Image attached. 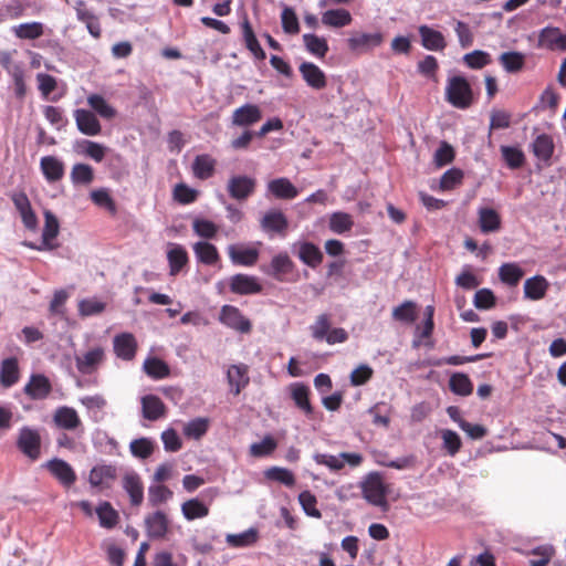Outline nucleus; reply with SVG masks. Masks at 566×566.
Instances as JSON below:
<instances>
[{"mask_svg":"<svg viewBox=\"0 0 566 566\" xmlns=\"http://www.w3.org/2000/svg\"><path fill=\"white\" fill-rule=\"evenodd\" d=\"M209 427V421L206 418H196L190 420L184 427V434L188 438L200 439L206 434Z\"/></svg>","mask_w":566,"mask_h":566,"instance_id":"774afa93","label":"nucleus"},{"mask_svg":"<svg viewBox=\"0 0 566 566\" xmlns=\"http://www.w3.org/2000/svg\"><path fill=\"white\" fill-rule=\"evenodd\" d=\"M501 155L510 169H518L525 163L524 153L515 146H501Z\"/></svg>","mask_w":566,"mask_h":566,"instance_id":"de8ad7c7","label":"nucleus"},{"mask_svg":"<svg viewBox=\"0 0 566 566\" xmlns=\"http://www.w3.org/2000/svg\"><path fill=\"white\" fill-rule=\"evenodd\" d=\"M419 35L421 44L429 51H443L447 46L446 39L440 31H437L428 25H420Z\"/></svg>","mask_w":566,"mask_h":566,"instance_id":"4be33fe9","label":"nucleus"},{"mask_svg":"<svg viewBox=\"0 0 566 566\" xmlns=\"http://www.w3.org/2000/svg\"><path fill=\"white\" fill-rule=\"evenodd\" d=\"M446 99L459 109L471 106L473 92L468 80L462 75L450 76L446 86Z\"/></svg>","mask_w":566,"mask_h":566,"instance_id":"f257e3e1","label":"nucleus"},{"mask_svg":"<svg viewBox=\"0 0 566 566\" xmlns=\"http://www.w3.org/2000/svg\"><path fill=\"white\" fill-rule=\"evenodd\" d=\"M353 21L352 14L346 9H331L322 14V23L326 27L343 28Z\"/></svg>","mask_w":566,"mask_h":566,"instance_id":"2f4dec72","label":"nucleus"},{"mask_svg":"<svg viewBox=\"0 0 566 566\" xmlns=\"http://www.w3.org/2000/svg\"><path fill=\"white\" fill-rule=\"evenodd\" d=\"M542 46L549 49L566 48V35H564L558 28H544L538 38Z\"/></svg>","mask_w":566,"mask_h":566,"instance_id":"f704fd0d","label":"nucleus"},{"mask_svg":"<svg viewBox=\"0 0 566 566\" xmlns=\"http://www.w3.org/2000/svg\"><path fill=\"white\" fill-rule=\"evenodd\" d=\"M363 497L371 505L386 510L388 490L378 472L368 473L359 483Z\"/></svg>","mask_w":566,"mask_h":566,"instance_id":"f03ea898","label":"nucleus"},{"mask_svg":"<svg viewBox=\"0 0 566 566\" xmlns=\"http://www.w3.org/2000/svg\"><path fill=\"white\" fill-rule=\"evenodd\" d=\"M298 502L307 516L321 518L322 513L316 509L317 500L310 491H303L298 494Z\"/></svg>","mask_w":566,"mask_h":566,"instance_id":"338daca9","label":"nucleus"},{"mask_svg":"<svg viewBox=\"0 0 566 566\" xmlns=\"http://www.w3.org/2000/svg\"><path fill=\"white\" fill-rule=\"evenodd\" d=\"M260 269L264 274L282 282L294 270V262L286 252H281L272 258L270 264L261 265Z\"/></svg>","mask_w":566,"mask_h":566,"instance_id":"0eeeda50","label":"nucleus"},{"mask_svg":"<svg viewBox=\"0 0 566 566\" xmlns=\"http://www.w3.org/2000/svg\"><path fill=\"white\" fill-rule=\"evenodd\" d=\"M105 360V350L102 346H95L83 355L75 356V366L82 375L94 374Z\"/></svg>","mask_w":566,"mask_h":566,"instance_id":"423d86ee","label":"nucleus"},{"mask_svg":"<svg viewBox=\"0 0 566 566\" xmlns=\"http://www.w3.org/2000/svg\"><path fill=\"white\" fill-rule=\"evenodd\" d=\"M170 521L163 511H156L145 516V528L150 539H163L169 531Z\"/></svg>","mask_w":566,"mask_h":566,"instance_id":"6e6552de","label":"nucleus"},{"mask_svg":"<svg viewBox=\"0 0 566 566\" xmlns=\"http://www.w3.org/2000/svg\"><path fill=\"white\" fill-rule=\"evenodd\" d=\"M534 155L543 161H548L554 153V143L549 135H538L532 144Z\"/></svg>","mask_w":566,"mask_h":566,"instance_id":"e433bc0d","label":"nucleus"},{"mask_svg":"<svg viewBox=\"0 0 566 566\" xmlns=\"http://www.w3.org/2000/svg\"><path fill=\"white\" fill-rule=\"evenodd\" d=\"M87 103L103 118L112 119L116 115L115 108L109 105L102 95H90Z\"/></svg>","mask_w":566,"mask_h":566,"instance_id":"603ef678","label":"nucleus"},{"mask_svg":"<svg viewBox=\"0 0 566 566\" xmlns=\"http://www.w3.org/2000/svg\"><path fill=\"white\" fill-rule=\"evenodd\" d=\"M442 447L447 453L454 457L461 449L462 442L459 434L450 429L441 430Z\"/></svg>","mask_w":566,"mask_h":566,"instance_id":"680f3d73","label":"nucleus"},{"mask_svg":"<svg viewBox=\"0 0 566 566\" xmlns=\"http://www.w3.org/2000/svg\"><path fill=\"white\" fill-rule=\"evenodd\" d=\"M113 348L118 358L132 360L136 355L137 343L133 334L122 333L114 337Z\"/></svg>","mask_w":566,"mask_h":566,"instance_id":"f3484780","label":"nucleus"},{"mask_svg":"<svg viewBox=\"0 0 566 566\" xmlns=\"http://www.w3.org/2000/svg\"><path fill=\"white\" fill-rule=\"evenodd\" d=\"M499 62L507 73H517L525 65V54L517 51L503 52Z\"/></svg>","mask_w":566,"mask_h":566,"instance_id":"c9c22d12","label":"nucleus"},{"mask_svg":"<svg viewBox=\"0 0 566 566\" xmlns=\"http://www.w3.org/2000/svg\"><path fill=\"white\" fill-rule=\"evenodd\" d=\"M117 478V468L113 464H97L90 471L88 482L94 488L109 486Z\"/></svg>","mask_w":566,"mask_h":566,"instance_id":"a211bd4d","label":"nucleus"},{"mask_svg":"<svg viewBox=\"0 0 566 566\" xmlns=\"http://www.w3.org/2000/svg\"><path fill=\"white\" fill-rule=\"evenodd\" d=\"M291 398L295 406L308 418L313 417L314 409L310 401V388L303 382H293L290 385Z\"/></svg>","mask_w":566,"mask_h":566,"instance_id":"aec40b11","label":"nucleus"},{"mask_svg":"<svg viewBox=\"0 0 566 566\" xmlns=\"http://www.w3.org/2000/svg\"><path fill=\"white\" fill-rule=\"evenodd\" d=\"M95 511L102 527L111 530L118 523V513L109 502H102Z\"/></svg>","mask_w":566,"mask_h":566,"instance_id":"49530a36","label":"nucleus"},{"mask_svg":"<svg viewBox=\"0 0 566 566\" xmlns=\"http://www.w3.org/2000/svg\"><path fill=\"white\" fill-rule=\"evenodd\" d=\"M268 191L276 199H294L298 195L296 187L285 177L276 178L268 184Z\"/></svg>","mask_w":566,"mask_h":566,"instance_id":"a878e982","label":"nucleus"},{"mask_svg":"<svg viewBox=\"0 0 566 566\" xmlns=\"http://www.w3.org/2000/svg\"><path fill=\"white\" fill-rule=\"evenodd\" d=\"M142 412L145 419L156 421L165 416L166 407L158 396L146 395L142 398Z\"/></svg>","mask_w":566,"mask_h":566,"instance_id":"393cba45","label":"nucleus"},{"mask_svg":"<svg viewBox=\"0 0 566 566\" xmlns=\"http://www.w3.org/2000/svg\"><path fill=\"white\" fill-rule=\"evenodd\" d=\"M94 179L93 168L87 164H75L71 171L74 185H90Z\"/></svg>","mask_w":566,"mask_h":566,"instance_id":"6e6d98bb","label":"nucleus"},{"mask_svg":"<svg viewBox=\"0 0 566 566\" xmlns=\"http://www.w3.org/2000/svg\"><path fill=\"white\" fill-rule=\"evenodd\" d=\"M122 486L128 494L130 504L133 506H139L143 503L144 484L137 472H126L122 480Z\"/></svg>","mask_w":566,"mask_h":566,"instance_id":"ddd939ff","label":"nucleus"},{"mask_svg":"<svg viewBox=\"0 0 566 566\" xmlns=\"http://www.w3.org/2000/svg\"><path fill=\"white\" fill-rule=\"evenodd\" d=\"M328 226L334 233L343 234L352 230L354 220L349 213L337 211L331 214Z\"/></svg>","mask_w":566,"mask_h":566,"instance_id":"c03bdc74","label":"nucleus"},{"mask_svg":"<svg viewBox=\"0 0 566 566\" xmlns=\"http://www.w3.org/2000/svg\"><path fill=\"white\" fill-rule=\"evenodd\" d=\"M262 118V111L256 104L247 103L233 111L231 123L238 127H249Z\"/></svg>","mask_w":566,"mask_h":566,"instance_id":"9b49d317","label":"nucleus"},{"mask_svg":"<svg viewBox=\"0 0 566 566\" xmlns=\"http://www.w3.org/2000/svg\"><path fill=\"white\" fill-rule=\"evenodd\" d=\"M463 62L472 70H480L491 63V56L485 51L474 50L464 54Z\"/></svg>","mask_w":566,"mask_h":566,"instance_id":"052dcab7","label":"nucleus"},{"mask_svg":"<svg viewBox=\"0 0 566 566\" xmlns=\"http://www.w3.org/2000/svg\"><path fill=\"white\" fill-rule=\"evenodd\" d=\"M217 161L208 154L196 156L192 161V172L196 178L206 180L213 176Z\"/></svg>","mask_w":566,"mask_h":566,"instance_id":"c85d7f7f","label":"nucleus"},{"mask_svg":"<svg viewBox=\"0 0 566 566\" xmlns=\"http://www.w3.org/2000/svg\"><path fill=\"white\" fill-rule=\"evenodd\" d=\"M44 467L65 486H71L76 481L74 470L62 459L54 458L48 461Z\"/></svg>","mask_w":566,"mask_h":566,"instance_id":"dca6fc26","label":"nucleus"},{"mask_svg":"<svg viewBox=\"0 0 566 566\" xmlns=\"http://www.w3.org/2000/svg\"><path fill=\"white\" fill-rule=\"evenodd\" d=\"M264 476L268 480L276 481L285 486H293L295 484V476L289 469L281 467H272L264 471Z\"/></svg>","mask_w":566,"mask_h":566,"instance_id":"5fc2aeb1","label":"nucleus"},{"mask_svg":"<svg viewBox=\"0 0 566 566\" xmlns=\"http://www.w3.org/2000/svg\"><path fill=\"white\" fill-rule=\"evenodd\" d=\"M243 40L247 49L258 59L264 60L266 57L264 50L260 45L253 29L248 19H244L242 23Z\"/></svg>","mask_w":566,"mask_h":566,"instance_id":"4c0bfd02","label":"nucleus"},{"mask_svg":"<svg viewBox=\"0 0 566 566\" xmlns=\"http://www.w3.org/2000/svg\"><path fill=\"white\" fill-rule=\"evenodd\" d=\"M193 252L197 260L207 265H212L219 260L217 248L206 241L197 242L193 245Z\"/></svg>","mask_w":566,"mask_h":566,"instance_id":"a19ab883","label":"nucleus"},{"mask_svg":"<svg viewBox=\"0 0 566 566\" xmlns=\"http://www.w3.org/2000/svg\"><path fill=\"white\" fill-rule=\"evenodd\" d=\"M17 447L30 460H38L41 454V437L39 431L28 426L22 427L17 439Z\"/></svg>","mask_w":566,"mask_h":566,"instance_id":"7ed1b4c3","label":"nucleus"},{"mask_svg":"<svg viewBox=\"0 0 566 566\" xmlns=\"http://www.w3.org/2000/svg\"><path fill=\"white\" fill-rule=\"evenodd\" d=\"M256 180L247 175H235L229 178L227 190L232 199L244 201L255 191Z\"/></svg>","mask_w":566,"mask_h":566,"instance_id":"39448f33","label":"nucleus"},{"mask_svg":"<svg viewBox=\"0 0 566 566\" xmlns=\"http://www.w3.org/2000/svg\"><path fill=\"white\" fill-rule=\"evenodd\" d=\"M54 423L64 430H74L81 426V419L76 410L72 407H59L53 416Z\"/></svg>","mask_w":566,"mask_h":566,"instance_id":"b1692460","label":"nucleus"},{"mask_svg":"<svg viewBox=\"0 0 566 566\" xmlns=\"http://www.w3.org/2000/svg\"><path fill=\"white\" fill-rule=\"evenodd\" d=\"M169 274L177 275L188 262V254L184 247L171 243L167 252Z\"/></svg>","mask_w":566,"mask_h":566,"instance_id":"7c9ffc66","label":"nucleus"},{"mask_svg":"<svg viewBox=\"0 0 566 566\" xmlns=\"http://www.w3.org/2000/svg\"><path fill=\"white\" fill-rule=\"evenodd\" d=\"M19 380V365L15 357H9L0 365V384L6 387H12Z\"/></svg>","mask_w":566,"mask_h":566,"instance_id":"c756f323","label":"nucleus"},{"mask_svg":"<svg viewBox=\"0 0 566 566\" xmlns=\"http://www.w3.org/2000/svg\"><path fill=\"white\" fill-rule=\"evenodd\" d=\"M298 71L305 83L314 90H323L326 84L325 73L312 62L301 63Z\"/></svg>","mask_w":566,"mask_h":566,"instance_id":"6ab92c4d","label":"nucleus"},{"mask_svg":"<svg viewBox=\"0 0 566 566\" xmlns=\"http://www.w3.org/2000/svg\"><path fill=\"white\" fill-rule=\"evenodd\" d=\"M259 534L258 531L253 527L239 533V534H228L226 537V542L231 547H249L252 546L258 541Z\"/></svg>","mask_w":566,"mask_h":566,"instance_id":"37998d69","label":"nucleus"},{"mask_svg":"<svg viewBox=\"0 0 566 566\" xmlns=\"http://www.w3.org/2000/svg\"><path fill=\"white\" fill-rule=\"evenodd\" d=\"M384 42V34L379 31L373 33H354L347 39L350 51L367 52L379 46Z\"/></svg>","mask_w":566,"mask_h":566,"instance_id":"9d476101","label":"nucleus"},{"mask_svg":"<svg viewBox=\"0 0 566 566\" xmlns=\"http://www.w3.org/2000/svg\"><path fill=\"white\" fill-rule=\"evenodd\" d=\"M479 226L483 233L495 232L501 228V218L499 213L492 208H480Z\"/></svg>","mask_w":566,"mask_h":566,"instance_id":"473e14b6","label":"nucleus"},{"mask_svg":"<svg viewBox=\"0 0 566 566\" xmlns=\"http://www.w3.org/2000/svg\"><path fill=\"white\" fill-rule=\"evenodd\" d=\"M172 491L164 484H150L148 488V503L158 506L172 497Z\"/></svg>","mask_w":566,"mask_h":566,"instance_id":"864d4df0","label":"nucleus"},{"mask_svg":"<svg viewBox=\"0 0 566 566\" xmlns=\"http://www.w3.org/2000/svg\"><path fill=\"white\" fill-rule=\"evenodd\" d=\"M228 254L235 265L252 266L259 259V251L254 248H243L231 244L228 247Z\"/></svg>","mask_w":566,"mask_h":566,"instance_id":"412c9836","label":"nucleus"},{"mask_svg":"<svg viewBox=\"0 0 566 566\" xmlns=\"http://www.w3.org/2000/svg\"><path fill=\"white\" fill-rule=\"evenodd\" d=\"M548 286V281L544 276H532L524 283V297L532 301L542 300L546 295Z\"/></svg>","mask_w":566,"mask_h":566,"instance_id":"cd10ccee","label":"nucleus"},{"mask_svg":"<svg viewBox=\"0 0 566 566\" xmlns=\"http://www.w3.org/2000/svg\"><path fill=\"white\" fill-rule=\"evenodd\" d=\"M450 390L458 396H469L473 391V384L464 373H453L449 379Z\"/></svg>","mask_w":566,"mask_h":566,"instance_id":"ea45409f","label":"nucleus"},{"mask_svg":"<svg viewBox=\"0 0 566 566\" xmlns=\"http://www.w3.org/2000/svg\"><path fill=\"white\" fill-rule=\"evenodd\" d=\"M277 447L271 436H265L260 442L250 446V454L256 458L270 455Z\"/></svg>","mask_w":566,"mask_h":566,"instance_id":"69168bd1","label":"nucleus"},{"mask_svg":"<svg viewBox=\"0 0 566 566\" xmlns=\"http://www.w3.org/2000/svg\"><path fill=\"white\" fill-rule=\"evenodd\" d=\"M129 450L135 458L145 460L154 452V442L148 438L135 439L130 442Z\"/></svg>","mask_w":566,"mask_h":566,"instance_id":"bf43d9fd","label":"nucleus"},{"mask_svg":"<svg viewBox=\"0 0 566 566\" xmlns=\"http://www.w3.org/2000/svg\"><path fill=\"white\" fill-rule=\"evenodd\" d=\"M298 259L312 269H316L323 261V253L317 245L308 241L295 242L292 245Z\"/></svg>","mask_w":566,"mask_h":566,"instance_id":"f8f14e48","label":"nucleus"},{"mask_svg":"<svg viewBox=\"0 0 566 566\" xmlns=\"http://www.w3.org/2000/svg\"><path fill=\"white\" fill-rule=\"evenodd\" d=\"M332 326L331 315L323 313L318 315L315 322L310 326L311 335L315 340H325Z\"/></svg>","mask_w":566,"mask_h":566,"instance_id":"8fccbe9b","label":"nucleus"},{"mask_svg":"<svg viewBox=\"0 0 566 566\" xmlns=\"http://www.w3.org/2000/svg\"><path fill=\"white\" fill-rule=\"evenodd\" d=\"M40 168L48 182L59 181L64 175L63 163L54 156L42 157Z\"/></svg>","mask_w":566,"mask_h":566,"instance_id":"bb28decb","label":"nucleus"},{"mask_svg":"<svg viewBox=\"0 0 566 566\" xmlns=\"http://www.w3.org/2000/svg\"><path fill=\"white\" fill-rule=\"evenodd\" d=\"M13 32L20 39L34 40L43 34V25L40 22L21 23L13 27Z\"/></svg>","mask_w":566,"mask_h":566,"instance_id":"4d7b16f0","label":"nucleus"},{"mask_svg":"<svg viewBox=\"0 0 566 566\" xmlns=\"http://www.w3.org/2000/svg\"><path fill=\"white\" fill-rule=\"evenodd\" d=\"M74 119L77 129L87 136H97L102 132V126L97 117L91 111L77 108L74 111Z\"/></svg>","mask_w":566,"mask_h":566,"instance_id":"4468645a","label":"nucleus"},{"mask_svg":"<svg viewBox=\"0 0 566 566\" xmlns=\"http://www.w3.org/2000/svg\"><path fill=\"white\" fill-rule=\"evenodd\" d=\"M247 367L241 365H232L228 370V380L231 387H234V394L238 395L247 384L248 379L245 378Z\"/></svg>","mask_w":566,"mask_h":566,"instance_id":"13d9d810","label":"nucleus"},{"mask_svg":"<svg viewBox=\"0 0 566 566\" xmlns=\"http://www.w3.org/2000/svg\"><path fill=\"white\" fill-rule=\"evenodd\" d=\"M289 227V221L280 210H270L261 219V228L266 233H283Z\"/></svg>","mask_w":566,"mask_h":566,"instance_id":"5701e85b","label":"nucleus"},{"mask_svg":"<svg viewBox=\"0 0 566 566\" xmlns=\"http://www.w3.org/2000/svg\"><path fill=\"white\" fill-rule=\"evenodd\" d=\"M144 371L154 379H163L170 373L169 366L157 357H149L144 361Z\"/></svg>","mask_w":566,"mask_h":566,"instance_id":"09e8293b","label":"nucleus"},{"mask_svg":"<svg viewBox=\"0 0 566 566\" xmlns=\"http://www.w3.org/2000/svg\"><path fill=\"white\" fill-rule=\"evenodd\" d=\"M60 224L57 218L50 211L44 212V228L42 231V240L45 243H53L52 240L57 237Z\"/></svg>","mask_w":566,"mask_h":566,"instance_id":"e2e57ef3","label":"nucleus"},{"mask_svg":"<svg viewBox=\"0 0 566 566\" xmlns=\"http://www.w3.org/2000/svg\"><path fill=\"white\" fill-rule=\"evenodd\" d=\"M523 275L522 268L516 263H504L499 269L500 280L510 286L517 285Z\"/></svg>","mask_w":566,"mask_h":566,"instance_id":"a18cd8bd","label":"nucleus"},{"mask_svg":"<svg viewBox=\"0 0 566 566\" xmlns=\"http://www.w3.org/2000/svg\"><path fill=\"white\" fill-rule=\"evenodd\" d=\"M219 321L224 326L242 334H248L252 329V324L241 311L233 305H223L219 314Z\"/></svg>","mask_w":566,"mask_h":566,"instance_id":"20e7f679","label":"nucleus"},{"mask_svg":"<svg viewBox=\"0 0 566 566\" xmlns=\"http://www.w3.org/2000/svg\"><path fill=\"white\" fill-rule=\"evenodd\" d=\"M303 43L307 52L318 59H323L329 50L327 41L313 33L303 34Z\"/></svg>","mask_w":566,"mask_h":566,"instance_id":"58836bf2","label":"nucleus"},{"mask_svg":"<svg viewBox=\"0 0 566 566\" xmlns=\"http://www.w3.org/2000/svg\"><path fill=\"white\" fill-rule=\"evenodd\" d=\"M174 199L181 205H190L198 198V191L184 182L177 184L172 191Z\"/></svg>","mask_w":566,"mask_h":566,"instance_id":"0e129e2a","label":"nucleus"},{"mask_svg":"<svg viewBox=\"0 0 566 566\" xmlns=\"http://www.w3.org/2000/svg\"><path fill=\"white\" fill-rule=\"evenodd\" d=\"M76 150L96 163H101L105 157L107 148L99 143L82 139L76 143Z\"/></svg>","mask_w":566,"mask_h":566,"instance_id":"72a5a7b5","label":"nucleus"},{"mask_svg":"<svg viewBox=\"0 0 566 566\" xmlns=\"http://www.w3.org/2000/svg\"><path fill=\"white\" fill-rule=\"evenodd\" d=\"M23 390L31 399L42 400L51 394L52 386L49 378L44 375L33 374Z\"/></svg>","mask_w":566,"mask_h":566,"instance_id":"2eb2a0df","label":"nucleus"},{"mask_svg":"<svg viewBox=\"0 0 566 566\" xmlns=\"http://www.w3.org/2000/svg\"><path fill=\"white\" fill-rule=\"evenodd\" d=\"M230 290L239 295H252L262 292V284L253 275L238 273L230 277Z\"/></svg>","mask_w":566,"mask_h":566,"instance_id":"1a4fd4ad","label":"nucleus"},{"mask_svg":"<svg viewBox=\"0 0 566 566\" xmlns=\"http://www.w3.org/2000/svg\"><path fill=\"white\" fill-rule=\"evenodd\" d=\"M181 512L186 520L193 521L196 518L206 517L209 514V507L196 497L184 502Z\"/></svg>","mask_w":566,"mask_h":566,"instance_id":"79ce46f5","label":"nucleus"},{"mask_svg":"<svg viewBox=\"0 0 566 566\" xmlns=\"http://www.w3.org/2000/svg\"><path fill=\"white\" fill-rule=\"evenodd\" d=\"M416 307L415 302L405 301L392 310V318L405 324H412L417 318Z\"/></svg>","mask_w":566,"mask_h":566,"instance_id":"3c124183","label":"nucleus"}]
</instances>
